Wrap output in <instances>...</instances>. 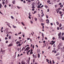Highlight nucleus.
I'll use <instances>...</instances> for the list:
<instances>
[{"label":"nucleus","mask_w":64,"mask_h":64,"mask_svg":"<svg viewBox=\"0 0 64 64\" xmlns=\"http://www.w3.org/2000/svg\"><path fill=\"white\" fill-rule=\"evenodd\" d=\"M30 51H31V52H32V51H33V50H32V48H31L30 49Z\"/></svg>","instance_id":"473e14b6"},{"label":"nucleus","mask_w":64,"mask_h":64,"mask_svg":"<svg viewBox=\"0 0 64 64\" xmlns=\"http://www.w3.org/2000/svg\"><path fill=\"white\" fill-rule=\"evenodd\" d=\"M50 0H48L47 1V3H50Z\"/></svg>","instance_id":"4be33fe9"},{"label":"nucleus","mask_w":64,"mask_h":64,"mask_svg":"<svg viewBox=\"0 0 64 64\" xmlns=\"http://www.w3.org/2000/svg\"><path fill=\"white\" fill-rule=\"evenodd\" d=\"M61 26H62V24H60V25H59V27H61Z\"/></svg>","instance_id":"f8f14e48"},{"label":"nucleus","mask_w":64,"mask_h":64,"mask_svg":"<svg viewBox=\"0 0 64 64\" xmlns=\"http://www.w3.org/2000/svg\"><path fill=\"white\" fill-rule=\"evenodd\" d=\"M62 4V3H60L59 4V5H61Z\"/></svg>","instance_id":"f704fd0d"},{"label":"nucleus","mask_w":64,"mask_h":64,"mask_svg":"<svg viewBox=\"0 0 64 64\" xmlns=\"http://www.w3.org/2000/svg\"><path fill=\"white\" fill-rule=\"evenodd\" d=\"M30 23L32 24H33V22L32 21H30Z\"/></svg>","instance_id":"6e6d98bb"},{"label":"nucleus","mask_w":64,"mask_h":64,"mask_svg":"<svg viewBox=\"0 0 64 64\" xmlns=\"http://www.w3.org/2000/svg\"><path fill=\"white\" fill-rule=\"evenodd\" d=\"M32 48L33 49H34V45H32Z\"/></svg>","instance_id":"cd10ccee"},{"label":"nucleus","mask_w":64,"mask_h":64,"mask_svg":"<svg viewBox=\"0 0 64 64\" xmlns=\"http://www.w3.org/2000/svg\"><path fill=\"white\" fill-rule=\"evenodd\" d=\"M42 36L43 38H44V34L43 33H42Z\"/></svg>","instance_id":"6e6552de"},{"label":"nucleus","mask_w":64,"mask_h":64,"mask_svg":"<svg viewBox=\"0 0 64 64\" xmlns=\"http://www.w3.org/2000/svg\"><path fill=\"white\" fill-rule=\"evenodd\" d=\"M44 46H46V44L45 43L44 44Z\"/></svg>","instance_id":"a878e982"},{"label":"nucleus","mask_w":64,"mask_h":64,"mask_svg":"<svg viewBox=\"0 0 64 64\" xmlns=\"http://www.w3.org/2000/svg\"><path fill=\"white\" fill-rule=\"evenodd\" d=\"M52 39L53 40H54V39H55V38L54 37Z\"/></svg>","instance_id":"0e129e2a"},{"label":"nucleus","mask_w":64,"mask_h":64,"mask_svg":"<svg viewBox=\"0 0 64 64\" xmlns=\"http://www.w3.org/2000/svg\"><path fill=\"white\" fill-rule=\"evenodd\" d=\"M8 42V40L6 41V43H7Z\"/></svg>","instance_id":"c9c22d12"},{"label":"nucleus","mask_w":64,"mask_h":64,"mask_svg":"<svg viewBox=\"0 0 64 64\" xmlns=\"http://www.w3.org/2000/svg\"><path fill=\"white\" fill-rule=\"evenodd\" d=\"M55 6L56 8V7H57V5H55Z\"/></svg>","instance_id":"5fc2aeb1"},{"label":"nucleus","mask_w":64,"mask_h":64,"mask_svg":"<svg viewBox=\"0 0 64 64\" xmlns=\"http://www.w3.org/2000/svg\"><path fill=\"white\" fill-rule=\"evenodd\" d=\"M46 17L47 18H48V15H46Z\"/></svg>","instance_id":"ea45409f"},{"label":"nucleus","mask_w":64,"mask_h":64,"mask_svg":"<svg viewBox=\"0 0 64 64\" xmlns=\"http://www.w3.org/2000/svg\"><path fill=\"white\" fill-rule=\"evenodd\" d=\"M8 39V38H7V37H6L5 38V39L6 40H7V39Z\"/></svg>","instance_id":"c03bdc74"},{"label":"nucleus","mask_w":64,"mask_h":64,"mask_svg":"<svg viewBox=\"0 0 64 64\" xmlns=\"http://www.w3.org/2000/svg\"><path fill=\"white\" fill-rule=\"evenodd\" d=\"M4 7H5V8H6V7H7V6H6V5H5L4 6Z\"/></svg>","instance_id":"a19ab883"},{"label":"nucleus","mask_w":64,"mask_h":64,"mask_svg":"<svg viewBox=\"0 0 64 64\" xmlns=\"http://www.w3.org/2000/svg\"><path fill=\"white\" fill-rule=\"evenodd\" d=\"M1 53H2V54H5V50H4L0 52Z\"/></svg>","instance_id":"20e7f679"},{"label":"nucleus","mask_w":64,"mask_h":64,"mask_svg":"<svg viewBox=\"0 0 64 64\" xmlns=\"http://www.w3.org/2000/svg\"><path fill=\"white\" fill-rule=\"evenodd\" d=\"M56 23L57 25H59V22H56Z\"/></svg>","instance_id":"aec40b11"},{"label":"nucleus","mask_w":64,"mask_h":64,"mask_svg":"<svg viewBox=\"0 0 64 64\" xmlns=\"http://www.w3.org/2000/svg\"><path fill=\"white\" fill-rule=\"evenodd\" d=\"M54 53H56L57 52H56V50H54Z\"/></svg>","instance_id":"864d4df0"},{"label":"nucleus","mask_w":64,"mask_h":64,"mask_svg":"<svg viewBox=\"0 0 64 64\" xmlns=\"http://www.w3.org/2000/svg\"><path fill=\"white\" fill-rule=\"evenodd\" d=\"M2 4H5V2H2Z\"/></svg>","instance_id":"69168bd1"},{"label":"nucleus","mask_w":64,"mask_h":64,"mask_svg":"<svg viewBox=\"0 0 64 64\" xmlns=\"http://www.w3.org/2000/svg\"><path fill=\"white\" fill-rule=\"evenodd\" d=\"M44 6V5H42V6H41V8H42V7H43V6Z\"/></svg>","instance_id":"603ef678"},{"label":"nucleus","mask_w":64,"mask_h":64,"mask_svg":"<svg viewBox=\"0 0 64 64\" xmlns=\"http://www.w3.org/2000/svg\"><path fill=\"white\" fill-rule=\"evenodd\" d=\"M22 64H25V62H24V61L22 60Z\"/></svg>","instance_id":"7ed1b4c3"},{"label":"nucleus","mask_w":64,"mask_h":64,"mask_svg":"<svg viewBox=\"0 0 64 64\" xmlns=\"http://www.w3.org/2000/svg\"><path fill=\"white\" fill-rule=\"evenodd\" d=\"M58 49H61V48L60 47V46H58Z\"/></svg>","instance_id":"0eeeda50"},{"label":"nucleus","mask_w":64,"mask_h":64,"mask_svg":"<svg viewBox=\"0 0 64 64\" xmlns=\"http://www.w3.org/2000/svg\"><path fill=\"white\" fill-rule=\"evenodd\" d=\"M34 19L35 20V21H37V18H35Z\"/></svg>","instance_id":"dca6fc26"},{"label":"nucleus","mask_w":64,"mask_h":64,"mask_svg":"<svg viewBox=\"0 0 64 64\" xmlns=\"http://www.w3.org/2000/svg\"><path fill=\"white\" fill-rule=\"evenodd\" d=\"M60 14H62V12H60Z\"/></svg>","instance_id":"338daca9"},{"label":"nucleus","mask_w":64,"mask_h":64,"mask_svg":"<svg viewBox=\"0 0 64 64\" xmlns=\"http://www.w3.org/2000/svg\"><path fill=\"white\" fill-rule=\"evenodd\" d=\"M52 63H53V64H54V63H55V62L54 61V60H52Z\"/></svg>","instance_id":"c85d7f7f"},{"label":"nucleus","mask_w":64,"mask_h":64,"mask_svg":"<svg viewBox=\"0 0 64 64\" xmlns=\"http://www.w3.org/2000/svg\"><path fill=\"white\" fill-rule=\"evenodd\" d=\"M32 8H35V6H32Z\"/></svg>","instance_id":"b1692460"},{"label":"nucleus","mask_w":64,"mask_h":64,"mask_svg":"<svg viewBox=\"0 0 64 64\" xmlns=\"http://www.w3.org/2000/svg\"><path fill=\"white\" fill-rule=\"evenodd\" d=\"M18 42H16V44H18Z\"/></svg>","instance_id":"09e8293b"},{"label":"nucleus","mask_w":64,"mask_h":64,"mask_svg":"<svg viewBox=\"0 0 64 64\" xmlns=\"http://www.w3.org/2000/svg\"><path fill=\"white\" fill-rule=\"evenodd\" d=\"M9 36V34H8L6 35V37H8Z\"/></svg>","instance_id":"052dcab7"},{"label":"nucleus","mask_w":64,"mask_h":64,"mask_svg":"<svg viewBox=\"0 0 64 64\" xmlns=\"http://www.w3.org/2000/svg\"><path fill=\"white\" fill-rule=\"evenodd\" d=\"M51 42H52V43H54V40H52L51 41Z\"/></svg>","instance_id":"a18cd8bd"},{"label":"nucleus","mask_w":64,"mask_h":64,"mask_svg":"<svg viewBox=\"0 0 64 64\" xmlns=\"http://www.w3.org/2000/svg\"><path fill=\"white\" fill-rule=\"evenodd\" d=\"M12 3L14 4H15V2H12Z\"/></svg>","instance_id":"680f3d73"},{"label":"nucleus","mask_w":64,"mask_h":64,"mask_svg":"<svg viewBox=\"0 0 64 64\" xmlns=\"http://www.w3.org/2000/svg\"><path fill=\"white\" fill-rule=\"evenodd\" d=\"M28 2H31V0H28Z\"/></svg>","instance_id":"e433bc0d"},{"label":"nucleus","mask_w":64,"mask_h":64,"mask_svg":"<svg viewBox=\"0 0 64 64\" xmlns=\"http://www.w3.org/2000/svg\"><path fill=\"white\" fill-rule=\"evenodd\" d=\"M63 5H62L60 6V7L62 8V7H63Z\"/></svg>","instance_id":"393cba45"},{"label":"nucleus","mask_w":64,"mask_h":64,"mask_svg":"<svg viewBox=\"0 0 64 64\" xmlns=\"http://www.w3.org/2000/svg\"><path fill=\"white\" fill-rule=\"evenodd\" d=\"M12 44H9L8 46H11L12 45Z\"/></svg>","instance_id":"bb28decb"},{"label":"nucleus","mask_w":64,"mask_h":64,"mask_svg":"<svg viewBox=\"0 0 64 64\" xmlns=\"http://www.w3.org/2000/svg\"><path fill=\"white\" fill-rule=\"evenodd\" d=\"M54 47H56V46H55V44H54L53 46Z\"/></svg>","instance_id":"8fccbe9b"},{"label":"nucleus","mask_w":64,"mask_h":64,"mask_svg":"<svg viewBox=\"0 0 64 64\" xmlns=\"http://www.w3.org/2000/svg\"><path fill=\"white\" fill-rule=\"evenodd\" d=\"M46 22H48L49 23V20H48V19H47V20H46Z\"/></svg>","instance_id":"4468645a"},{"label":"nucleus","mask_w":64,"mask_h":64,"mask_svg":"<svg viewBox=\"0 0 64 64\" xmlns=\"http://www.w3.org/2000/svg\"><path fill=\"white\" fill-rule=\"evenodd\" d=\"M38 58H40V54H38Z\"/></svg>","instance_id":"1a4fd4ad"},{"label":"nucleus","mask_w":64,"mask_h":64,"mask_svg":"<svg viewBox=\"0 0 64 64\" xmlns=\"http://www.w3.org/2000/svg\"><path fill=\"white\" fill-rule=\"evenodd\" d=\"M23 2L24 3H26V2L25 0Z\"/></svg>","instance_id":"4d7b16f0"},{"label":"nucleus","mask_w":64,"mask_h":64,"mask_svg":"<svg viewBox=\"0 0 64 64\" xmlns=\"http://www.w3.org/2000/svg\"><path fill=\"white\" fill-rule=\"evenodd\" d=\"M40 21V22H42V18H40H40H39L38 19Z\"/></svg>","instance_id":"423d86ee"},{"label":"nucleus","mask_w":64,"mask_h":64,"mask_svg":"<svg viewBox=\"0 0 64 64\" xmlns=\"http://www.w3.org/2000/svg\"><path fill=\"white\" fill-rule=\"evenodd\" d=\"M30 61V60H27V63H28V64H29V62Z\"/></svg>","instance_id":"9b49d317"},{"label":"nucleus","mask_w":64,"mask_h":64,"mask_svg":"<svg viewBox=\"0 0 64 64\" xmlns=\"http://www.w3.org/2000/svg\"><path fill=\"white\" fill-rule=\"evenodd\" d=\"M50 25H52H52H53V23H50Z\"/></svg>","instance_id":"e2e57ef3"},{"label":"nucleus","mask_w":64,"mask_h":64,"mask_svg":"<svg viewBox=\"0 0 64 64\" xmlns=\"http://www.w3.org/2000/svg\"><path fill=\"white\" fill-rule=\"evenodd\" d=\"M26 50H29L30 49V47H28L26 48Z\"/></svg>","instance_id":"39448f33"},{"label":"nucleus","mask_w":64,"mask_h":64,"mask_svg":"<svg viewBox=\"0 0 64 64\" xmlns=\"http://www.w3.org/2000/svg\"><path fill=\"white\" fill-rule=\"evenodd\" d=\"M38 8H39L40 7V6L39 5H38L37 6Z\"/></svg>","instance_id":"a211bd4d"},{"label":"nucleus","mask_w":64,"mask_h":64,"mask_svg":"<svg viewBox=\"0 0 64 64\" xmlns=\"http://www.w3.org/2000/svg\"><path fill=\"white\" fill-rule=\"evenodd\" d=\"M22 25H23V26H24L25 24H24V23H23V22H22Z\"/></svg>","instance_id":"5701e85b"},{"label":"nucleus","mask_w":64,"mask_h":64,"mask_svg":"<svg viewBox=\"0 0 64 64\" xmlns=\"http://www.w3.org/2000/svg\"><path fill=\"white\" fill-rule=\"evenodd\" d=\"M36 12H37L36 11H34V13L33 12H32V13L33 14H35V13H36Z\"/></svg>","instance_id":"ddd939ff"},{"label":"nucleus","mask_w":64,"mask_h":64,"mask_svg":"<svg viewBox=\"0 0 64 64\" xmlns=\"http://www.w3.org/2000/svg\"><path fill=\"white\" fill-rule=\"evenodd\" d=\"M28 18H29V19H31V17H30V16H28Z\"/></svg>","instance_id":"37998d69"},{"label":"nucleus","mask_w":64,"mask_h":64,"mask_svg":"<svg viewBox=\"0 0 64 64\" xmlns=\"http://www.w3.org/2000/svg\"><path fill=\"white\" fill-rule=\"evenodd\" d=\"M8 38L9 39H11V36H10L8 37Z\"/></svg>","instance_id":"f3484780"},{"label":"nucleus","mask_w":64,"mask_h":64,"mask_svg":"<svg viewBox=\"0 0 64 64\" xmlns=\"http://www.w3.org/2000/svg\"><path fill=\"white\" fill-rule=\"evenodd\" d=\"M20 50V48H18V51H19Z\"/></svg>","instance_id":"3c124183"},{"label":"nucleus","mask_w":64,"mask_h":64,"mask_svg":"<svg viewBox=\"0 0 64 64\" xmlns=\"http://www.w3.org/2000/svg\"><path fill=\"white\" fill-rule=\"evenodd\" d=\"M59 55V53H58L56 54V56H57V55Z\"/></svg>","instance_id":"7c9ffc66"},{"label":"nucleus","mask_w":64,"mask_h":64,"mask_svg":"<svg viewBox=\"0 0 64 64\" xmlns=\"http://www.w3.org/2000/svg\"><path fill=\"white\" fill-rule=\"evenodd\" d=\"M36 47H37V48H38V46H37V45H36Z\"/></svg>","instance_id":"13d9d810"},{"label":"nucleus","mask_w":64,"mask_h":64,"mask_svg":"<svg viewBox=\"0 0 64 64\" xmlns=\"http://www.w3.org/2000/svg\"><path fill=\"white\" fill-rule=\"evenodd\" d=\"M64 32H62V36H63L64 35Z\"/></svg>","instance_id":"4c0bfd02"},{"label":"nucleus","mask_w":64,"mask_h":64,"mask_svg":"<svg viewBox=\"0 0 64 64\" xmlns=\"http://www.w3.org/2000/svg\"><path fill=\"white\" fill-rule=\"evenodd\" d=\"M32 11H34V10H35V9L34 8H33L32 9Z\"/></svg>","instance_id":"49530a36"},{"label":"nucleus","mask_w":64,"mask_h":64,"mask_svg":"<svg viewBox=\"0 0 64 64\" xmlns=\"http://www.w3.org/2000/svg\"><path fill=\"white\" fill-rule=\"evenodd\" d=\"M62 40H64V36H62Z\"/></svg>","instance_id":"6ab92c4d"},{"label":"nucleus","mask_w":64,"mask_h":64,"mask_svg":"<svg viewBox=\"0 0 64 64\" xmlns=\"http://www.w3.org/2000/svg\"><path fill=\"white\" fill-rule=\"evenodd\" d=\"M47 12H49V9H47Z\"/></svg>","instance_id":"c756f323"},{"label":"nucleus","mask_w":64,"mask_h":64,"mask_svg":"<svg viewBox=\"0 0 64 64\" xmlns=\"http://www.w3.org/2000/svg\"><path fill=\"white\" fill-rule=\"evenodd\" d=\"M18 46H21V44H18Z\"/></svg>","instance_id":"79ce46f5"},{"label":"nucleus","mask_w":64,"mask_h":64,"mask_svg":"<svg viewBox=\"0 0 64 64\" xmlns=\"http://www.w3.org/2000/svg\"><path fill=\"white\" fill-rule=\"evenodd\" d=\"M12 26L14 27V28H17V27H16V26H15L14 25H13Z\"/></svg>","instance_id":"9d476101"},{"label":"nucleus","mask_w":64,"mask_h":64,"mask_svg":"<svg viewBox=\"0 0 64 64\" xmlns=\"http://www.w3.org/2000/svg\"><path fill=\"white\" fill-rule=\"evenodd\" d=\"M17 7L18 9H20V7L18 6H17Z\"/></svg>","instance_id":"72a5a7b5"},{"label":"nucleus","mask_w":64,"mask_h":64,"mask_svg":"<svg viewBox=\"0 0 64 64\" xmlns=\"http://www.w3.org/2000/svg\"><path fill=\"white\" fill-rule=\"evenodd\" d=\"M15 2V0H14L13 1H12V2Z\"/></svg>","instance_id":"774afa93"},{"label":"nucleus","mask_w":64,"mask_h":64,"mask_svg":"<svg viewBox=\"0 0 64 64\" xmlns=\"http://www.w3.org/2000/svg\"><path fill=\"white\" fill-rule=\"evenodd\" d=\"M61 32H60V34H58V38H60V39H61L62 38V36H61Z\"/></svg>","instance_id":"f257e3e1"},{"label":"nucleus","mask_w":64,"mask_h":64,"mask_svg":"<svg viewBox=\"0 0 64 64\" xmlns=\"http://www.w3.org/2000/svg\"><path fill=\"white\" fill-rule=\"evenodd\" d=\"M44 24L43 23H42V26H43V25H44Z\"/></svg>","instance_id":"bf43d9fd"},{"label":"nucleus","mask_w":64,"mask_h":64,"mask_svg":"<svg viewBox=\"0 0 64 64\" xmlns=\"http://www.w3.org/2000/svg\"><path fill=\"white\" fill-rule=\"evenodd\" d=\"M50 64H51V63H52V62H51V61L50 60Z\"/></svg>","instance_id":"58836bf2"},{"label":"nucleus","mask_w":64,"mask_h":64,"mask_svg":"<svg viewBox=\"0 0 64 64\" xmlns=\"http://www.w3.org/2000/svg\"><path fill=\"white\" fill-rule=\"evenodd\" d=\"M37 52L38 53H40V50L39 49H38L37 50ZM39 52V53H38Z\"/></svg>","instance_id":"f03ea898"},{"label":"nucleus","mask_w":64,"mask_h":64,"mask_svg":"<svg viewBox=\"0 0 64 64\" xmlns=\"http://www.w3.org/2000/svg\"><path fill=\"white\" fill-rule=\"evenodd\" d=\"M30 12H29L28 13V14L29 15V16H32L31 15H30Z\"/></svg>","instance_id":"2eb2a0df"},{"label":"nucleus","mask_w":64,"mask_h":64,"mask_svg":"<svg viewBox=\"0 0 64 64\" xmlns=\"http://www.w3.org/2000/svg\"><path fill=\"white\" fill-rule=\"evenodd\" d=\"M11 18L12 19H14V17L12 16H11Z\"/></svg>","instance_id":"412c9836"},{"label":"nucleus","mask_w":64,"mask_h":64,"mask_svg":"<svg viewBox=\"0 0 64 64\" xmlns=\"http://www.w3.org/2000/svg\"><path fill=\"white\" fill-rule=\"evenodd\" d=\"M45 7L46 8H48V6H45Z\"/></svg>","instance_id":"2f4dec72"},{"label":"nucleus","mask_w":64,"mask_h":64,"mask_svg":"<svg viewBox=\"0 0 64 64\" xmlns=\"http://www.w3.org/2000/svg\"><path fill=\"white\" fill-rule=\"evenodd\" d=\"M57 30H59V27H58L57 28Z\"/></svg>","instance_id":"de8ad7c7"}]
</instances>
